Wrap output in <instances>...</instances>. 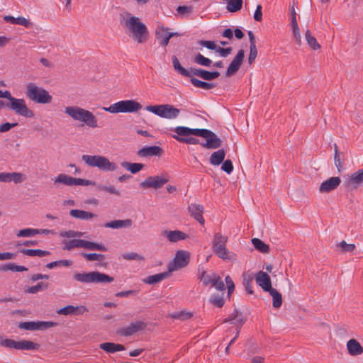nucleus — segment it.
Here are the masks:
<instances>
[{
    "instance_id": "obj_48",
    "label": "nucleus",
    "mask_w": 363,
    "mask_h": 363,
    "mask_svg": "<svg viewBox=\"0 0 363 363\" xmlns=\"http://www.w3.org/2000/svg\"><path fill=\"white\" fill-rule=\"evenodd\" d=\"M213 281L211 286L215 287L218 291H223L225 290V286L222 279L216 273L213 272Z\"/></svg>"
},
{
    "instance_id": "obj_35",
    "label": "nucleus",
    "mask_w": 363,
    "mask_h": 363,
    "mask_svg": "<svg viewBox=\"0 0 363 363\" xmlns=\"http://www.w3.org/2000/svg\"><path fill=\"white\" fill-rule=\"evenodd\" d=\"M172 64L174 69L179 74L188 78L191 77V67L189 70L183 67L176 56L172 57Z\"/></svg>"
},
{
    "instance_id": "obj_25",
    "label": "nucleus",
    "mask_w": 363,
    "mask_h": 363,
    "mask_svg": "<svg viewBox=\"0 0 363 363\" xmlns=\"http://www.w3.org/2000/svg\"><path fill=\"white\" fill-rule=\"evenodd\" d=\"M162 235L166 237L171 242H176L179 240H185L188 236L186 233L176 230H164Z\"/></svg>"
},
{
    "instance_id": "obj_60",
    "label": "nucleus",
    "mask_w": 363,
    "mask_h": 363,
    "mask_svg": "<svg viewBox=\"0 0 363 363\" xmlns=\"http://www.w3.org/2000/svg\"><path fill=\"white\" fill-rule=\"evenodd\" d=\"M198 43L199 45H201L203 47H206V48H208L209 50H215L216 52L217 51V49L218 47L216 45V44L214 41H211V40H201Z\"/></svg>"
},
{
    "instance_id": "obj_21",
    "label": "nucleus",
    "mask_w": 363,
    "mask_h": 363,
    "mask_svg": "<svg viewBox=\"0 0 363 363\" xmlns=\"http://www.w3.org/2000/svg\"><path fill=\"white\" fill-rule=\"evenodd\" d=\"M164 151L162 147L156 145L144 147L137 152L138 156L140 157H147L152 156L160 157Z\"/></svg>"
},
{
    "instance_id": "obj_63",
    "label": "nucleus",
    "mask_w": 363,
    "mask_h": 363,
    "mask_svg": "<svg viewBox=\"0 0 363 363\" xmlns=\"http://www.w3.org/2000/svg\"><path fill=\"white\" fill-rule=\"evenodd\" d=\"M257 56V50L255 46H250V54L248 57V62L250 65L252 64Z\"/></svg>"
},
{
    "instance_id": "obj_20",
    "label": "nucleus",
    "mask_w": 363,
    "mask_h": 363,
    "mask_svg": "<svg viewBox=\"0 0 363 363\" xmlns=\"http://www.w3.org/2000/svg\"><path fill=\"white\" fill-rule=\"evenodd\" d=\"M341 183L339 177H333L321 183L319 187L320 193H328L335 189Z\"/></svg>"
},
{
    "instance_id": "obj_2",
    "label": "nucleus",
    "mask_w": 363,
    "mask_h": 363,
    "mask_svg": "<svg viewBox=\"0 0 363 363\" xmlns=\"http://www.w3.org/2000/svg\"><path fill=\"white\" fill-rule=\"evenodd\" d=\"M123 27L138 43L142 44L147 40L149 37L147 28L138 17L127 13L123 18Z\"/></svg>"
},
{
    "instance_id": "obj_53",
    "label": "nucleus",
    "mask_w": 363,
    "mask_h": 363,
    "mask_svg": "<svg viewBox=\"0 0 363 363\" xmlns=\"http://www.w3.org/2000/svg\"><path fill=\"white\" fill-rule=\"evenodd\" d=\"M194 62L198 65H202L204 67H209L212 63V61L210 59L204 57L203 55H202L200 53H198L197 55H196L194 56Z\"/></svg>"
},
{
    "instance_id": "obj_61",
    "label": "nucleus",
    "mask_w": 363,
    "mask_h": 363,
    "mask_svg": "<svg viewBox=\"0 0 363 363\" xmlns=\"http://www.w3.org/2000/svg\"><path fill=\"white\" fill-rule=\"evenodd\" d=\"M97 189H99V190H101V191H104L108 192V193L112 194L117 195V196H120L121 195L120 191L118 190H117L113 186H102V185H99L97 186Z\"/></svg>"
},
{
    "instance_id": "obj_23",
    "label": "nucleus",
    "mask_w": 363,
    "mask_h": 363,
    "mask_svg": "<svg viewBox=\"0 0 363 363\" xmlns=\"http://www.w3.org/2000/svg\"><path fill=\"white\" fill-rule=\"evenodd\" d=\"M169 28L164 26H158L155 30V38L161 46L165 48L169 43L168 34Z\"/></svg>"
},
{
    "instance_id": "obj_22",
    "label": "nucleus",
    "mask_w": 363,
    "mask_h": 363,
    "mask_svg": "<svg viewBox=\"0 0 363 363\" xmlns=\"http://www.w3.org/2000/svg\"><path fill=\"white\" fill-rule=\"evenodd\" d=\"M188 210L191 216L196 220L201 225H203L205 220L203 217L204 208L202 205L196 203H191Z\"/></svg>"
},
{
    "instance_id": "obj_19",
    "label": "nucleus",
    "mask_w": 363,
    "mask_h": 363,
    "mask_svg": "<svg viewBox=\"0 0 363 363\" xmlns=\"http://www.w3.org/2000/svg\"><path fill=\"white\" fill-rule=\"evenodd\" d=\"M88 309L84 306H74L72 305H68L65 307H63L60 309H59L57 313L60 315H79L83 314L84 312L87 311Z\"/></svg>"
},
{
    "instance_id": "obj_58",
    "label": "nucleus",
    "mask_w": 363,
    "mask_h": 363,
    "mask_svg": "<svg viewBox=\"0 0 363 363\" xmlns=\"http://www.w3.org/2000/svg\"><path fill=\"white\" fill-rule=\"evenodd\" d=\"M177 12L182 16H189L193 12L192 6H179L177 8Z\"/></svg>"
},
{
    "instance_id": "obj_27",
    "label": "nucleus",
    "mask_w": 363,
    "mask_h": 363,
    "mask_svg": "<svg viewBox=\"0 0 363 363\" xmlns=\"http://www.w3.org/2000/svg\"><path fill=\"white\" fill-rule=\"evenodd\" d=\"M347 349L351 356H358L363 353V347L355 339H350L347 341Z\"/></svg>"
},
{
    "instance_id": "obj_7",
    "label": "nucleus",
    "mask_w": 363,
    "mask_h": 363,
    "mask_svg": "<svg viewBox=\"0 0 363 363\" xmlns=\"http://www.w3.org/2000/svg\"><path fill=\"white\" fill-rule=\"evenodd\" d=\"M105 111L111 113H134L142 108V105L135 100L120 101L108 107L103 108Z\"/></svg>"
},
{
    "instance_id": "obj_5",
    "label": "nucleus",
    "mask_w": 363,
    "mask_h": 363,
    "mask_svg": "<svg viewBox=\"0 0 363 363\" xmlns=\"http://www.w3.org/2000/svg\"><path fill=\"white\" fill-rule=\"evenodd\" d=\"M228 237L220 233L214 234L212 241V250L220 259L223 260L235 261V255L230 252L226 247Z\"/></svg>"
},
{
    "instance_id": "obj_42",
    "label": "nucleus",
    "mask_w": 363,
    "mask_h": 363,
    "mask_svg": "<svg viewBox=\"0 0 363 363\" xmlns=\"http://www.w3.org/2000/svg\"><path fill=\"white\" fill-rule=\"evenodd\" d=\"M272 296V306L275 308H279L282 304V296L281 294L274 288H272L268 291Z\"/></svg>"
},
{
    "instance_id": "obj_32",
    "label": "nucleus",
    "mask_w": 363,
    "mask_h": 363,
    "mask_svg": "<svg viewBox=\"0 0 363 363\" xmlns=\"http://www.w3.org/2000/svg\"><path fill=\"white\" fill-rule=\"evenodd\" d=\"M225 151L224 149H219L211 154L209 158V162L213 166H218L224 161L225 157Z\"/></svg>"
},
{
    "instance_id": "obj_55",
    "label": "nucleus",
    "mask_w": 363,
    "mask_h": 363,
    "mask_svg": "<svg viewBox=\"0 0 363 363\" xmlns=\"http://www.w3.org/2000/svg\"><path fill=\"white\" fill-rule=\"evenodd\" d=\"M72 264V262L71 260L67 259H61L57 261H54L50 263L46 264V267L48 269H52L56 267L65 266L69 267Z\"/></svg>"
},
{
    "instance_id": "obj_40",
    "label": "nucleus",
    "mask_w": 363,
    "mask_h": 363,
    "mask_svg": "<svg viewBox=\"0 0 363 363\" xmlns=\"http://www.w3.org/2000/svg\"><path fill=\"white\" fill-rule=\"evenodd\" d=\"M242 285L245 287L246 291L249 294H252L253 291L252 289L251 284L253 281L255 277L249 273L245 272L242 274Z\"/></svg>"
},
{
    "instance_id": "obj_38",
    "label": "nucleus",
    "mask_w": 363,
    "mask_h": 363,
    "mask_svg": "<svg viewBox=\"0 0 363 363\" xmlns=\"http://www.w3.org/2000/svg\"><path fill=\"white\" fill-rule=\"evenodd\" d=\"M21 253L23 255L34 257V256H38V257H45L48 256L50 254L49 251L43 250L40 249H21L20 250Z\"/></svg>"
},
{
    "instance_id": "obj_8",
    "label": "nucleus",
    "mask_w": 363,
    "mask_h": 363,
    "mask_svg": "<svg viewBox=\"0 0 363 363\" xmlns=\"http://www.w3.org/2000/svg\"><path fill=\"white\" fill-rule=\"evenodd\" d=\"M63 244V250L68 251L72 250L75 247H83L89 250H99L102 252L107 251V248L102 244L81 239H72L67 241L65 240Z\"/></svg>"
},
{
    "instance_id": "obj_57",
    "label": "nucleus",
    "mask_w": 363,
    "mask_h": 363,
    "mask_svg": "<svg viewBox=\"0 0 363 363\" xmlns=\"http://www.w3.org/2000/svg\"><path fill=\"white\" fill-rule=\"evenodd\" d=\"M291 27H292V32H293L294 38L296 42L297 43V44L300 45L301 44V36L300 34V31H299V28H298V23H297L296 20H295V19L294 20V23L291 24Z\"/></svg>"
},
{
    "instance_id": "obj_33",
    "label": "nucleus",
    "mask_w": 363,
    "mask_h": 363,
    "mask_svg": "<svg viewBox=\"0 0 363 363\" xmlns=\"http://www.w3.org/2000/svg\"><path fill=\"white\" fill-rule=\"evenodd\" d=\"M4 20L6 22L10 23L11 24L21 25L23 26L26 28H29L32 26V23H30L28 19L22 16L15 18L11 16H5L4 17Z\"/></svg>"
},
{
    "instance_id": "obj_47",
    "label": "nucleus",
    "mask_w": 363,
    "mask_h": 363,
    "mask_svg": "<svg viewBox=\"0 0 363 363\" xmlns=\"http://www.w3.org/2000/svg\"><path fill=\"white\" fill-rule=\"evenodd\" d=\"M145 110L162 118L165 110V104L147 106Z\"/></svg>"
},
{
    "instance_id": "obj_31",
    "label": "nucleus",
    "mask_w": 363,
    "mask_h": 363,
    "mask_svg": "<svg viewBox=\"0 0 363 363\" xmlns=\"http://www.w3.org/2000/svg\"><path fill=\"white\" fill-rule=\"evenodd\" d=\"M99 348L106 352L107 353H114L116 352L123 351L125 350L123 345L113 342L101 343L99 345Z\"/></svg>"
},
{
    "instance_id": "obj_30",
    "label": "nucleus",
    "mask_w": 363,
    "mask_h": 363,
    "mask_svg": "<svg viewBox=\"0 0 363 363\" xmlns=\"http://www.w3.org/2000/svg\"><path fill=\"white\" fill-rule=\"evenodd\" d=\"M69 214L73 218L85 220H90L97 217L96 214L78 209H72L69 211Z\"/></svg>"
},
{
    "instance_id": "obj_1",
    "label": "nucleus",
    "mask_w": 363,
    "mask_h": 363,
    "mask_svg": "<svg viewBox=\"0 0 363 363\" xmlns=\"http://www.w3.org/2000/svg\"><path fill=\"white\" fill-rule=\"evenodd\" d=\"M172 131L175 134L172 137L181 143L196 145L206 149L219 148L223 141L216 135V134L205 128H191L186 126H177Z\"/></svg>"
},
{
    "instance_id": "obj_50",
    "label": "nucleus",
    "mask_w": 363,
    "mask_h": 363,
    "mask_svg": "<svg viewBox=\"0 0 363 363\" xmlns=\"http://www.w3.org/2000/svg\"><path fill=\"white\" fill-rule=\"evenodd\" d=\"M2 271H12V272H25L28 271V268L24 266L16 265L14 263L4 264L1 268Z\"/></svg>"
},
{
    "instance_id": "obj_64",
    "label": "nucleus",
    "mask_w": 363,
    "mask_h": 363,
    "mask_svg": "<svg viewBox=\"0 0 363 363\" xmlns=\"http://www.w3.org/2000/svg\"><path fill=\"white\" fill-rule=\"evenodd\" d=\"M1 345L9 348L16 349L17 341L6 338L1 342Z\"/></svg>"
},
{
    "instance_id": "obj_6",
    "label": "nucleus",
    "mask_w": 363,
    "mask_h": 363,
    "mask_svg": "<svg viewBox=\"0 0 363 363\" xmlns=\"http://www.w3.org/2000/svg\"><path fill=\"white\" fill-rule=\"evenodd\" d=\"M82 160L88 166L97 167L104 172H113L118 168L116 163L110 162L108 158L101 155H83Z\"/></svg>"
},
{
    "instance_id": "obj_45",
    "label": "nucleus",
    "mask_w": 363,
    "mask_h": 363,
    "mask_svg": "<svg viewBox=\"0 0 363 363\" xmlns=\"http://www.w3.org/2000/svg\"><path fill=\"white\" fill-rule=\"evenodd\" d=\"M305 38L308 45L313 50H316L320 48V44L317 42L316 38L311 35L309 30L306 31Z\"/></svg>"
},
{
    "instance_id": "obj_34",
    "label": "nucleus",
    "mask_w": 363,
    "mask_h": 363,
    "mask_svg": "<svg viewBox=\"0 0 363 363\" xmlns=\"http://www.w3.org/2000/svg\"><path fill=\"white\" fill-rule=\"evenodd\" d=\"M40 347V345L30 340H23L17 341L16 350H37Z\"/></svg>"
},
{
    "instance_id": "obj_49",
    "label": "nucleus",
    "mask_w": 363,
    "mask_h": 363,
    "mask_svg": "<svg viewBox=\"0 0 363 363\" xmlns=\"http://www.w3.org/2000/svg\"><path fill=\"white\" fill-rule=\"evenodd\" d=\"M199 279L205 286H208L213 281V273L208 274L204 269H199Z\"/></svg>"
},
{
    "instance_id": "obj_28",
    "label": "nucleus",
    "mask_w": 363,
    "mask_h": 363,
    "mask_svg": "<svg viewBox=\"0 0 363 363\" xmlns=\"http://www.w3.org/2000/svg\"><path fill=\"white\" fill-rule=\"evenodd\" d=\"M170 274L171 273L168 270L167 272L148 276L145 279H144L143 281L147 284H155L168 278L170 276Z\"/></svg>"
},
{
    "instance_id": "obj_9",
    "label": "nucleus",
    "mask_w": 363,
    "mask_h": 363,
    "mask_svg": "<svg viewBox=\"0 0 363 363\" xmlns=\"http://www.w3.org/2000/svg\"><path fill=\"white\" fill-rule=\"evenodd\" d=\"M54 185L57 188L58 184H62L65 186H94L96 182L91 180L74 178L65 174H60L53 179Z\"/></svg>"
},
{
    "instance_id": "obj_39",
    "label": "nucleus",
    "mask_w": 363,
    "mask_h": 363,
    "mask_svg": "<svg viewBox=\"0 0 363 363\" xmlns=\"http://www.w3.org/2000/svg\"><path fill=\"white\" fill-rule=\"evenodd\" d=\"M121 164L123 168L130 171L132 174L139 172L145 166L142 163H131L129 162H123Z\"/></svg>"
},
{
    "instance_id": "obj_44",
    "label": "nucleus",
    "mask_w": 363,
    "mask_h": 363,
    "mask_svg": "<svg viewBox=\"0 0 363 363\" xmlns=\"http://www.w3.org/2000/svg\"><path fill=\"white\" fill-rule=\"evenodd\" d=\"M49 284L48 282H39L35 286H29L25 290L28 294H36L39 291H45L48 288Z\"/></svg>"
},
{
    "instance_id": "obj_46",
    "label": "nucleus",
    "mask_w": 363,
    "mask_h": 363,
    "mask_svg": "<svg viewBox=\"0 0 363 363\" xmlns=\"http://www.w3.org/2000/svg\"><path fill=\"white\" fill-rule=\"evenodd\" d=\"M114 280L113 277H111L104 273H101L96 271L95 272V284H105V283H111Z\"/></svg>"
},
{
    "instance_id": "obj_12",
    "label": "nucleus",
    "mask_w": 363,
    "mask_h": 363,
    "mask_svg": "<svg viewBox=\"0 0 363 363\" xmlns=\"http://www.w3.org/2000/svg\"><path fill=\"white\" fill-rule=\"evenodd\" d=\"M57 325V323L52 321H28L21 322L18 328L26 330H45Z\"/></svg>"
},
{
    "instance_id": "obj_15",
    "label": "nucleus",
    "mask_w": 363,
    "mask_h": 363,
    "mask_svg": "<svg viewBox=\"0 0 363 363\" xmlns=\"http://www.w3.org/2000/svg\"><path fill=\"white\" fill-rule=\"evenodd\" d=\"M147 325L145 322H133L128 327L121 328L118 331V333L122 336H130L135 333L143 330L144 329H145Z\"/></svg>"
},
{
    "instance_id": "obj_51",
    "label": "nucleus",
    "mask_w": 363,
    "mask_h": 363,
    "mask_svg": "<svg viewBox=\"0 0 363 363\" xmlns=\"http://www.w3.org/2000/svg\"><path fill=\"white\" fill-rule=\"evenodd\" d=\"M337 247L342 253L353 252L356 246L354 244H347L345 240H342L337 244Z\"/></svg>"
},
{
    "instance_id": "obj_41",
    "label": "nucleus",
    "mask_w": 363,
    "mask_h": 363,
    "mask_svg": "<svg viewBox=\"0 0 363 363\" xmlns=\"http://www.w3.org/2000/svg\"><path fill=\"white\" fill-rule=\"evenodd\" d=\"M252 243L255 248L262 253H269V246L259 238H252Z\"/></svg>"
},
{
    "instance_id": "obj_29",
    "label": "nucleus",
    "mask_w": 363,
    "mask_h": 363,
    "mask_svg": "<svg viewBox=\"0 0 363 363\" xmlns=\"http://www.w3.org/2000/svg\"><path fill=\"white\" fill-rule=\"evenodd\" d=\"M133 221L130 219L114 220L107 222L104 224L105 228L118 229L123 228H129L132 225Z\"/></svg>"
},
{
    "instance_id": "obj_3",
    "label": "nucleus",
    "mask_w": 363,
    "mask_h": 363,
    "mask_svg": "<svg viewBox=\"0 0 363 363\" xmlns=\"http://www.w3.org/2000/svg\"><path fill=\"white\" fill-rule=\"evenodd\" d=\"M65 113L73 120L83 122L89 128L98 127L96 117L88 110L79 106H67L65 109Z\"/></svg>"
},
{
    "instance_id": "obj_4",
    "label": "nucleus",
    "mask_w": 363,
    "mask_h": 363,
    "mask_svg": "<svg viewBox=\"0 0 363 363\" xmlns=\"http://www.w3.org/2000/svg\"><path fill=\"white\" fill-rule=\"evenodd\" d=\"M25 94L29 100L37 104H50L52 100V96L46 89L33 82L26 85Z\"/></svg>"
},
{
    "instance_id": "obj_59",
    "label": "nucleus",
    "mask_w": 363,
    "mask_h": 363,
    "mask_svg": "<svg viewBox=\"0 0 363 363\" xmlns=\"http://www.w3.org/2000/svg\"><path fill=\"white\" fill-rule=\"evenodd\" d=\"M193 316V313L191 312L180 311L175 313L172 315V317L174 319H179L181 320H185L190 319Z\"/></svg>"
},
{
    "instance_id": "obj_17",
    "label": "nucleus",
    "mask_w": 363,
    "mask_h": 363,
    "mask_svg": "<svg viewBox=\"0 0 363 363\" xmlns=\"http://www.w3.org/2000/svg\"><path fill=\"white\" fill-rule=\"evenodd\" d=\"M257 284L262 287L264 291H269L273 287L272 286L271 278L267 272L263 271L258 272L255 275Z\"/></svg>"
},
{
    "instance_id": "obj_54",
    "label": "nucleus",
    "mask_w": 363,
    "mask_h": 363,
    "mask_svg": "<svg viewBox=\"0 0 363 363\" xmlns=\"http://www.w3.org/2000/svg\"><path fill=\"white\" fill-rule=\"evenodd\" d=\"M40 233V230L38 229H32V228H25L19 230L16 235L17 237H32L37 234Z\"/></svg>"
},
{
    "instance_id": "obj_56",
    "label": "nucleus",
    "mask_w": 363,
    "mask_h": 363,
    "mask_svg": "<svg viewBox=\"0 0 363 363\" xmlns=\"http://www.w3.org/2000/svg\"><path fill=\"white\" fill-rule=\"evenodd\" d=\"M82 256L86 258L88 261H103L105 259V255L98 253H82Z\"/></svg>"
},
{
    "instance_id": "obj_26",
    "label": "nucleus",
    "mask_w": 363,
    "mask_h": 363,
    "mask_svg": "<svg viewBox=\"0 0 363 363\" xmlns=\"http://www.w3.org/2000/svg\"><path fill=\"white\" fill-rule=\"evenodd\" d=\"M363 183V169L358 170L352 174L351 177L347 182V187L352 189H357Z\"/></svg>"
},
{
    "instance_id": "obj_62",
    "label": "nucleus",
    "mask_w": 363,
    "mask_h": 363,
    "mask_svg": "<svg viewBox=\"0 0 363 363\" xmlns=\"http://www.w3.org/2000/svg\"><path fill=\"white\" fill-rule=\"evenodd\" d=\"M221 169L230 174L233 171V162L230 160H226L222 162Z\"/></svg>"
},
{
    "instance_id": "obj_10",
    "label": "nucleus",
    "mask_w": 363,
    "mask_h": 363,
    "mask_svg": "<svg viewBox=\"0 0 363 363\" xmlns=\"http://www.w3.org/2000/svg\"><path fill=\"white\" fill-rule=\"evenodd\" d=\"M9 109L25 118H32L35 117L34 111L27 106L23 99L16 98L13 99L12 102H9Z\"/></svg>"
},
{
    "instance_id": "obj_36",
    "label": "nucleus",
    "mask_w": 363,
    "mask_h": 363,
    "mask_svg": "<svg viewBox=\"0 0 363 363\" xmlns=\"http://www.w3.org/2000/svg\"><path fill=\"white\" fill-rule=\"evenodd\" d=\"M189 78L190 79L191 83L195 87L201 88V89H206V90H209V89H213L216 87V84L214 83H210V82H206L199 80V79L194 77V76L189 77Z\"/></svg>"
},
{
    "instance_id": "obj_11",
    "label": "nucleus",
    "mask_w": 363,
    "mask_h": 363,
    "mask_svg": "<svg viewBox=\"0 0 363 363\" xmlns=\"http://www.w3.org/2000/svg\"><path fill=\"white\" fill-rule=\"evenodd\" d=\"M190 260V253L188 251L179 250L172 262L168 264V270L170 273L174 271L186 267Z\"/></svg>"
},
{
    "instance_id": "obj_14",
    "label": "nucleus",
    "mask_w": 363,
    "mask_h": 363,
    "mask_svg": "<svg viewBox=\"0 0 363 363\" xmlns=\"http://www.w3.org/2000/svg\"><path fill=\"white\" fill-rule=\"evenodd\" d=\"M245 57V52L243 50H240L237 55L234 57L225 72V76L230 77L234 75L240 68Z\"/></svg>"
},
{
    "instance_id": "obj_16",
    "label": "nucleus",
    "mask_w": 363,
    "mask_h": 363,
    "mask_svg": "<svg viewBox=\"0 0 363 363\" xmlns=\"http://www.w3.org/2000/svg\"><path fill=\"white\" fill-rule=\"evenodd\" d=\"M26 176L21 172H0V182L9 183L13 182L20 184L26 180Z\"/></svg>"
},
{
    "instance_id": "obj_43",
    "label": "nucleus",
    "mask_w": 363,
    "mask_h": 363,
    "mask_svg": "<svg viewBox=\"0 0 363 363\" xmlns=\"http://www.w3.org/2000/svg\"><path fill=\"white\" fill-rule=\"evenodd\" d=\"M226 9L230 13H235L242 9L243 1L242 0H228Z\"/></svg>"
},
{
    "instance_id": "obj_18",
    "label": "nucleus",
    "mask_w": 363,
    "mask_h": 363,
    "mask_svg": "<svg viewBox=\"0 0 363 363\" xmlns=\"http://www.w3.org/2000/svg\"><path fill=\"white\" fill-rule=\"evenodd\" d=\"M197 76L206 81H211L220 76L218 71L210 72L201 68L191 67V77Z\"/></svg>"
},
{
    "instance_id": "obj_37",
    "label": "nucleus",
    "mask_w": 363,
    "mask_h": 363,
    "mask_svg": "<svg viewBox=\"0 0 363 363\" xmlns=\"http://www.w3.org/2000/svg\"><path fill=\"white\" fill-rule=\"evenodd\" d=\"M180 110L170 104H165V110L162 118L174 119L179 116Z\"/></svg>"
},
{
    "instance_id": "obj_24",
    "label": "nucleus",
    "mask_w": 363,
    "mask_h": 363,
    "mask_svg": "<svg viewBox=\"0 0 363 363\" xmlns=\"http://www.w3.org/2000/svg\"><path fill=\"white\" fill-rule=\"evenodd\" d=\"M95 272L96 271L89 272H75L73 274V279L82 284H95Z\"/></svg>"
},
{
    "instance_id": "obj_13",
    "label": "nucleus",
    "mask_w": 363,
    "mask_h": 363,
    "mask_svg": "<svg viewBox=\"0 0 363 363\" xmlns=\"http://www.w3.org/2000/svg\"><path fill=\"white\" fill-rule=\"evenodd\" d=\"M168 181L169 178L167 177H148L145 181L140 184V186L143 189L153 188L157 189L162 187Z\"/></svg>"
},
{
    "instance_id": "obj_52",
    "label": "nucleus",
    "mask_w": 363,
    "mask_h": 363,
    "mask_svg": "<svg viewBox=\"0 0 363 363\" xmlns=\"http://www.w3.org/2000/svg\"><path fill=\"white\" fill-rule=\"evenodd\" d=\"M209 302L218 308H221L225 303V300L223 298V293H222L221 295H218V294L212 295L210 297Z\"/></svg>"
}]
</instances>
